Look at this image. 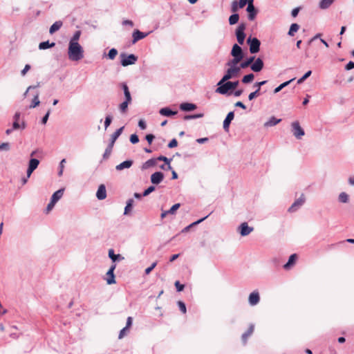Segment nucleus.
I'll use <instances>...</instances> for the list:
<instances>
[{
    "label": "nucleus",
    "mask_w": 354,
    "mask_h": 354,
    "mask_svg": "<svg viewBox=\"0 0 354 354\" xmlns=\"http://www.w3.org/2000/svg\"><path fill=\"white\" fill-rule=\"evenodd\" d=\"M297 257L296 254H292L290 256L288 262L283 266L284 269L288 270L295 263Z\"/></svg>",
    "instance_id": "obj_26"
},
{
    "label": "nucleus",
    "mask_w": 354,
    "mask_h": 354,
    "mask_svg": "<svg viewBox=\"0 0 354 354\" xmlns=\"http://www.w3.org/2000/svg\"><path fill=\"white\" fill-rule=\"evenodd\" d=\"M50 114V109H48V110L47 111L46 113L45 114V115H44V116L42 118V119H41V123H42L43 124H46V122H47V121H48V118H49Z\"/></svg>",
    "instance_id": "obj_58"
},
{
    "label": "nucleus",
    "mask_w": 354,
    "mask_h": 354,
    "mask_svg": "<svg viewBox=\"0 0 354 354\" xmlns=\"http://www.w3.org/2000/svg\"><path fill=\"white\" fill-rule=\"evenodd\" d=\"M241 61V60L240 59L233 57L232 59L229 60L226 63V66H229L230 68L239 67V66H237V64H239Z\"/></svg>",
    "instance_id": "obj_37"
},
{
    "label": "nucleus",
    "mask_w": 354,
    "mask_h": 354,
    "mask_svg": "<svg viewBox=\"0 0 354 354\" xmlns=\"http://www.w3.org/2000/svg\"><path fill=\"white\" fill-rule=\"evenodd\" d=\"M10 149V144L8 142H3L0 145V150H6L8 151Z\"/></svg>",
    "instance_id": "obj_62"
},
{
    "label": "nucleus",
    "mask_w": 354,
    "mask_h": 354,
    "mask_svg": "<svg viewBox=\"0 0 354 354\" xmlns=\"http://www.w3.org/2000/svg\"><path fill=\"white\" fill-rule=\"evenodd\" d=\"M120 57V64L122 66L134 64L138 60V57L134 54L127 55L125 53H121Z\"/></svg>",
    "instance_id": "obj_4"
},
{
    "label": "nucleus",
    "mask_w": 354,
    "mask_h": 354,
    "mask_svg": "<svg viewBox=\"0 0 354 354\" xmlns=\"http://www.w3.org/2000/svg\"><path fill=\"white\" fill-rule=\"evenodd\" d=\"M130 142L132 144L138 143L139 142L138 136L136 133L131 135V136H130Z\"/></svg>",
    "instance_id": "obj_56"
},
{
    "label": "nucleus",
    "mask_w": 354,
    "mask_h": 354,
    "mask_svg": "<svg viewBox=\"0 0 354 354\" xmlns=\"http://www.w3.org/2000/svg\"><path fill=\"white\" fill-rule=\"evenodd\" d=\"M239 19V15L237 13H234L229 17V24L230 25L236 24Z\"/></svg>",
    "instance_id": "obj_44"
},
{
    "label": "nucleus",
    "mask_w": 354,
    "mask_h": 354,
    "mask_svg": "<svg viewBox=\"0 0 354 354\" xmlns=\"http://www.w3.org/2000/svg\"><path fill=\"white\" fill-rule=\"evenodd\" d=\"M239 81H226L225 82L221 84V80L218 82V87L216 89V93L221 94V95H230L232 92L231 91L234 90L239 85Z\"/></svg>",
    "instance_id": "obj_2"
},
{
    "label": "nucleus",
    "mask_w": 354,
    "mask_h": 354,
    "mask_svg": "<svg viewBox=\"0 0 354 354\" xmlns=\"http://www.w3.org/2000/svg\"><path fill=\"white\" fill-rule=\"evenodd\" d=\"M40 104V101L39 100V93L37 92L34 98L32 100V102L30 105L29 106L30 109H33L37 106Z\"/></svg>",
    "instance_id": "obj_40"
},
{
    "label": "nucleus",
    "mask_w": 354,
    "mask_h": 354,
    "mask_svg": "<svg viewBox=\"0 0 354 354\" xmlns=\"http://www.w3.org/2000/svg\"><path fill=\"white\" fill-rule=\"evenodd\" d=\"M124 129V127H120V129H117L111 136L109 144L108 145L107 147L105 149V151L103 154L104 158H107L110 154L111 153L112 149L113 147V145L115 144V142L118 138V137L121 135L122 133V131Z\"/></svg>",
    "instance_id": "obj_3"
},
{
    "label": "nucleus",
    "mask_w": 354,
    "mask_h": 354,
    "mask_svg": "<svg viewBox=\"0 0 354 354\" xmlns=\"http://www.w3.org/2000/svg\"><path fill=\"white\" fill-rule=\"evenodd\" d=\"M112 122V117L111 115H108L106 116L105 118V120H104V129L105 130L109 127V125L111 124Z\"/></svg>",
    "instance_id": "obj_53"
},
{
    "label": "nucleus",
    "mask_w": 354,
    "mask_h": 354,
    "mask_svg": "<svg viewBox=\"0 0 354 354\" xmlns=\"http://www.w3.org/2000/svg\"><path fill=\"white\" fill-rule=\"evenodd\" d=\"M230 55L233 57L240 59L241 60H242L244 57L243 51L241 47L237 44H234L233 45L232 48L231 50Z\"/></svg>",
    "instance_id": "obj_12"
},
{
    "label": "nucleus",
    "mask_w": 354,
    "mask_h": 354,
    "mask_svg": "<svg viewBox=\"0 0 354 354\" xmlns=\"http://www.w3.org/2000/svg\"><path fill=\"white\" fill-rule=\"evenodd\" d=\"M149 35V32H143L138 29L134 30L132 33V44H136L138 41L145 38Z\"/></svg>",
    "instance_id": "obj_16"
},
{
    "label": "nucleus",
    "mask_w": 354,
    "mask_h": 354,
    "mask_svg": "<svg viewBox=\"0 0 354 354\" xmlns=\"http://www.w3.org/2000/svg\"><path fill=\"white\" fill-rule=\"evenodd\" d=\"M267 83L266 80L262 81V82H255L254 84V87H255L257 89L249 94L248 95V100H252L255 97L260 95V91H261V86L266 84Z\"/></svg>",
    "instance_id": "obj_11"
},
{
    "label": "nucleus",
    "mask_w": 354,
    "mask_h": 354,
    "mask_svg": "<svg viewBox=\"0 0 354 354\" xmlns=\"http://www.w3.org/2000/svg\"><path fill=\"white\" fill-rule=\"evenodd\" d=\"M159 113L162 115L170 117V116L177 114L178 112L176 111H172L169 107H164V108L160 109V110L159 111Z\"/></svg>",
    "instance_id": "obj_23"
},
{
    "label": "nucleus",
    "mask_w": 354,
    "mask_h": 354,
    "mask_svg": "<svg viewBox=\"0 0 354 354\" xmlns=\"http://www.w3.org/2000/svg\"><path fill=\"white\" fill-rule=\"evenodd\" d=\"M133 203H134V201L133 198H129V200H127V205L124 207V215L129 214V212L131 210V209L133 207Z\"/></svg>",
    "instance_id": "obj_35"
},
{
    "label": "nucleus",
    "mask_w": 354,
    "mask_h": 354,
    "mask_svg": "<svg viewBox=\"0 0 354 354\" xmlns=\"http://www.w3.org/2000/svg\"><path fill=\"white\" fill-rule=\"evenodd\" d=\"M335 1V0H321L319 3L320 9L325 10L328 8Z\"/></svg>",
    "instance_id": "obj_30"
},
{
    "label": "nucleus",
    "mask_w": 354,
    "mask_h": 354,
    "mask_svg": "<svg viewBox=\"0 0 354 354\" xmlns=\"http://www.w3.org/2000/svg\"><path fill=\"white\" fill-rule=\"evenodd\" d=\"M109 257L112 260L113 263H115L116 261L124 259V257H121L120 254H115L113 249H110L109 250Z\"/></svg>",
    "instance_id": "obj_31"
},
{
    "label": "nucleus",
    "mask_w": 354,
    "mask_h": 354,
    "mask_svg": "<svg viewBox=\"0 0 354 354\" xmlns=\"http://www.w3.org/2000/svg\"><path fill=\"white\" fill-rule=\"evenodd\" d=\"M130 102H127V101H124L123 102H122L120 104V111L122 112V113H125L127 110V108H128V104H129Z\"/></svg>",
    "instance_id": "obj_50"
},
{
    "label": "nucleus",
    "mask_w": 354,
    "mask_h": 354,
    "mask_svg": "<svg viewBox=\"0 0 354 354\" xmlns=\"http://www.w3.org/2000/svg\"><path fill=\"white\" fill-rule=\"evenodd\" d=\"M164 179V174L161 171H156L151 176V182L153 184L158 185Z\"/></svg>",
    "instance_id": "obj_17"
},
{
    "label": "nucleus",
    "mask_w": 354,
    "mask_h": 354,
    "mask_svg": "<svg viewBox=\"0 0 354 354\" xmlns=\"http://www.w3.org/2000/svg\"><path fill=\"white\" fill-rule=\"evenodd\" d=\"M128 330L129 328H127V327L123 328L119 333L118 338L122 339L126 335V331Z\"/></svg>",
    "instance_id": "obj_63"
},
{
    "label": "nucleus",
    "mask_w": 354,
    "mask_h": 354,
    "mask_svg": "<svg viewBox=\"0 0 354 354\" xmlns=\"http://www.w3.org/2000/svg\"><path fill=\"white\" fill-rule=\"evenodd\" d=\"M239 8V2H237L236 1H234L232 3V7H231L232 12L235 13L238 10Z\"/></svg>",
    "instance_id": "obj_57"
},
{
    "label": "nucleus",
    "mask_w": 354,
    "mask_h": 354,
    "mask_svg": "<svg viewBox=\"0 0 354 354\" xmlns=\"http://www.w3.org/2000/svg\"><path fill=\"white\" fill-rule=\"evenodd\" d=\"M178 145V142L176 140V138H173L168 144V147L169 148H174V147H177Z\"/></svg>",
    "instance_id": "obj_61"
},
{
    "label": "nucleus",
    "mask_w": 354,
    "mask_h": 354,
    "mask_svg": "<svg viewBox=\"0 0 354 354\" xmlns=\"http://www.w3.org/2000/svg\"><path fill=\"white\" fill-rule=\"evenodd\" d=\"M203 116H204V114L202 113L193 114V115H187L184 117V120H189L197 119V118H203Z\"/></svg>",
    "instance_id": "obj_45"
},
{
    "label": "nucleus",
    "mask_w": 354,
    "mask_h": 354,
    "mask_svg": "<svg viewBox=\"0 0 354 354\" xmlns=\"http://www.w3.org/2000/svg\"><path fill=\"white\" fill-rule=\"evenodd\" d=\"M247 44L249 45L250 53L255 54L260 50L261 41L257 37L250 36L247 39Z\"/></svg>",
    "instance_id": "obj_5"
},
{
    "label": "nucleus",
    "mask_w": 354,
    "mask_h": 354,
    "mask_svg": "<svg viewBox=\"0 0 354 354\" xmlns=\"http://www.w3.org/2000/svg\"><path fill=\"white\" fill-rule=\"evenodd\" d=\"M64 194V189H60L53 193L50 200L55 203L62 197Z\"/></svg>",
    "instance_id": "obj_27"
},
{
    "label": "nucleus",
    "mask_w": 354,
    "mask_h": 354,
    "mask_svg": "<svg viewBox=\"0 0 354 354\" xmlns=\"http://www.w3.org/2000/svg\"><path fill=\"white\" fill-rule=\"evenodd\" d=\"M254 228L252 227L248 226L246 222L242 223L239 227V232L242 236H245L250 234Z\"/></svg>",
    "instance_id": "obj_14"
},
{
    "label": "nucleus",
    "mask_w": 354,
    "mask_h": 354,
    "mask_svg": "<svg viewBox=\"0 0 354 354\" xmlns=\"http://www.w3.org/2000/svg\"><path fill=\"white\" fill-rule=\"evenodd\" d=\"M65 162H66V160L65 159H62L61 160V162H59V171H58V176H61L63 174V170H64V163Z\"/></svg>",
    "instance_id": "obj_55"
},
{
    "label": "nucleus",
    "mask_w": 354,
    "mask_h": 354,
    "mask_svg": "<svg viewBox=\"0 0 354 354\" xmlns=\"http://www.w3.org/2000/svg\"><path fill=\"white\" fill-rule=\"evenodd\" d=\"M254 78V75L253 73H250L246 75H244L241 80V82L243 84L250 83Z\"/></svg>",
    "instance_id": "obj_42"
},
{
    "label": "nucleus",
    "mask_w": 354,
    "mask_h": 354,
    "mask_svg": "<svg viewBox=\"0 0 354 354\" xmlns=\"http://www.w3.org/2000/svg\"><path fill=\"white\" fill-rule=\"evenodd\" d=\"M208 217V216H206L192 223H191L190 225H189L188 226L185 227L183 230H182V232H187L192 227L194 226V225H196L199 223H201L202 221H203L205 219H206Z\"/></svg>",
    "instance_id": "obj_38"
},
{
    "label": "nucleus",
    "mask_w": 354,
    "mask_h": 354,
    "mask_svg": "<svg viewBox=\"0 0 354 354\" xmlns=\"http://www.w3.org/2000/svg\"><path fill=\"white\" fill-rule=\"evenodd\" d=\"M55 46V42L50 43L49 41H42L39 44V48L40 50H46L49 48L54 47Z\"/></svg>",
    "instance_id": "obj_34"
},
{
    "label": "nucleus",
    "mask_w": 354,
    "mask_h": 354,
    "mask_svg": "<svg viewBox=\"0 0 354 354\" xmlns=\"http://www.w3.org/2000/svg\"><path fill=\"white\" fill-rule=\"evenodd\" d=\"M254 326L250 324L249 328L241 336L242 341L244 344H246L248 337H250L254 331Z\"/></svg>",
    "instance_id": "obj_24"
},
{
    "label": "nucleus",
    "mask_w": 354,
    "mask_h": 354,
    "mask_svg": "<svg viewBox=\"0 0 354 354\" xmlns=\"http://www.w3.org/2000/svg\"><path fill=\"white\" fill-rule=\"evenodd\" d=\"M245 24L242 23L239 25L236 30V37L239 44L243 45L245 39Z\"/></svg>",
    "instance_id": "obj_8"
},
{
    "label": "nucleus",
    "mask_w": 354,
    "mask_h": 354,
    "mask_svg": "<svg viewBox=\"0 0 354 354\" xmlns=\"http://www.w3.org/2000/svg\"><path fill=\"white\" fill-rule=\"evenodd\" d=\"M254 59H255L254 56L250 57L245 61L242 62L239 66L241 67V69L245 68L248 67L249 66H250Z\"/></svg>",
    "instance_id": "obj_33"
},
{
    "label": "nucleus",
    "mask_w": 354,
    "mask_h": 354,
    "mask_svg": "<svg viewBox=\"0 0 354 354\" xmlns=\"http://www.w3.org/2000/svg\"><path fill=\"white\" fill-rule=\"evenodd\" d=\"M253 2L254 0L250 1L246 8V11L248 13V19L251 21L255 19L258 13V10L254 7Z\"/></svg>",
    "instance_id": "obj_9"
},
{
    "label": "nucleus",
    "mask_w": 354,
    "mask_h": 354,
    "mask_svg": "<svg viewBox=\"0 0 354 354\" xmlns=\"http://www.w3.org/2000/svg\"><path fill=\"white\" fill-rule=\"evenodd\" d=\"M180 203L174 204L169 210L167 211V213H169V214H174L176 211L180 207Z\"/></svg>",
    "instance_id": "obj_49"
},
{
    "label": "nucleus",
    "mask_w": 354,
    "mask_h": 354,
    "mask_svg": "<svg viewBox=\"0 0 354 354\" xmlns=\"http://www.w3.org/2000/svg\"><path fill=\"white\" fill-rule=\"evenodd\" d=\"M248 301L251 306L257 305L260 301L259 292L255 290L251 292L249 295Z\"/></svg>",
    "instance_id": "obj_18"
},
{
    "label": "nucleus",
    "mask_w": 354,
    "mask_h": 354,
    "mask_svg": "<svg viewBox=\"0 0 354 354\" xmlns=\"http://www.w3.org/2000/svg\"><path fill=\"white\" fill-rule=\"evenodd\" d=\"M291 132L298 140L301 139V138L305 135V131L301 128L298 121H294L291 123Z\"/></svg>",
    "instance_id": "obj_7"
},
{
    "label": "nucleus",
    "mask_w": 354,
    "mask_h": 354,
    "mask_svg": "<svg viewBox=\"0 0 354 354\" xmlns=\"http://www.w3.org/2000/svg\"><path fill=\"white\" fill-rule=\"evenodd\" d=\"M115 268H116V264L113 263L106 274L105 280L106 281V283L109 285L114 284L116 283L115 279V274H114V270H115Z\"/></svg>",
    "instance_id": "obj_10"
},
{
    "label": "nucleus",
    "mask_w": 354,
    "mask_h": 354,
    "mask_svg": "<svg viewBox=\"0 0 354 354\" xmlns=\"http://www.w3.org/2000/svg\"><path fill=\"white\" fill-rule=\"evenodd\" d=\"M21 113L20 112H16L13 116L14 122L12 123V129H18L20 128V124L19 123V120L20 118Z\"/></svg>",
    "instance_id": "obj_32"
},
{
    "label": "nucleus",
    "mask_w": 354,
    "mask_h": 354,
    "mask_svg": "<svg viewBox=\"0 0 354 354\" xmlns=\"http://www.w3.org/2000/svg\"><path fill=\"white\" fill-rule=\"evenodd\" d=\"M299 29V26L297 24H291L289 31L288 32L289 36H294L295 32L298 31Z\"/></svg>",
    "instance_id": "obj_43"
},
{
    "label": "nucleus",
    "mask_w": 354,
    "mask_h": 354,
    "mask_svg": "<svg viewBox=\"0 0 354 354\" xmlns=\"http://www.w3.org/2000/svg\"><path fill=\"white\" fill-rule=\"evenodd\" d=\"M133 160H125L122 162H121L120 164L118 165L116 167H115V169L116 170L118 171H121L124 169H128V168H130L132 165H133Z\"/></svg>",
    "instance_id": "obj_22"
},
{
    "label": "nucleus",
    "mask_w": 354,
    "mask_h": 354,
    "mask_svg": "<svg viewBox=\"0 0 354 354\" xmlns=\"http://www.w3.org/2000/svg\"><path fill=\"white\" fill-rule=\"evenodd\" d=\"M180 109L183 111H191L196 109V105L192 103L184 102L180 104Z\"/></svg>",
    "instance_id": "obj_21"
},
{
    "label": "nucleus",
    "mask_w": 354,
    "mask_h": 354,
    "mask_svg": "<svg viewBox=\"0 0 354 354\" xmlns=\"http://www.w3.org/2000/svg\"><path fill=\"white\" fill-rule=\"evenodd\" d=\"M39 165V160L37 158H30L28 162V167L35 170Z\"/></svg>",
    "instance_id": "obj_39"
},
{
    "label": "nucleus",
    "mask_w": 354,
    "mask_h": 354,
    "mask_svg": "<svg viewBox=\"0 0 354 354\" xmlns=\"http://www.w3.org/2000/svg\"><path fill=\"white\" fill-rule=\"evenodd\" d=\"M312 74L311 71H307L301 78L297 80V84H300L304 82L308 77H309Z\"/></svg>",
    "instance_id": "obj_48"
},
{
    "label": "nucleus",
    "mask_w": 354,
    "mask_h": 354,
    "mask_svg": "<svg viewBox=\"0 0 354 354\" xmlns=\"http://www.w3.org/2000/svg\"><path fill=\"white\" fill-rule=\"evenodd\" d=\"M175 286L178 292L183 291L184 289V285L181 284L178 281L175 282Z\"/></svg>",
    "instance_id": "obj_59"
},
{
    "label": "nucleus",
    "mask_w": 354,
    "mask_h": 354,
    "mask_svg": "<svg viewBox=\"0 0 354 354\" xmlns=\"http://www.w3.org/2000/svg\"><path fill=\"white\" fill-rule=\"evenodd\" d=\"M156 265L157 262H153L150 267L145 269V274H149L152 271V270L156 266Z\"/></svg>",
    "instance_id": "obj_60"
},
{
    "label": "nucleus",
    "mask_w": 354,
    "mask_h": 354,
    "mask_svg": "<svg viewBox=\"0 0 354 354\" xmlns=\"http://www.w3.org/2000/svg\"><path fill=\"white\" fill-rule=\"evenodd\" d=\"M234 118V111H230L227 114V116L225 118V120L223 121V129L225 131L227 132L229 131L230 124L231 122L233 120Z\"/></svg>",
    "instance_id": "obj_19"
},
{
    "label": "nucleus",
    "mask_w": 354,
    "mask_h": 354,
    "mask_svg": "<svg viewBox=\"0 0 354 354\" xmlns=\"http://www.w3.org/2000/svg\"><path fill=\"white\" fill-rule=\"evenodd\" d=\"M96 197L98 200L102 201L106 198V187L104 184H101L97 189L96 193Z\"/></svg>",
    "instance_id": "obj_20"
},
{
    "label": "nucleus",
    "mask_w": 354,
    "mask_h": 354,
    "mask_svg": "<svg viewBox=\"0 0 354 354\" xmlns=\"http://www.w3.org/2000/svg\"><path fill=\"white\" fill-rule=\"evenodd\" d=\"M263 61L260 57H258L254 60L253 63L250 66V68L252 71L258 73L263 69Z\"/></svg>",
    "instance_id": "obj_15"
},
{
    "label": "nucleus",
    "mask_w": 354,
    "mask_h": 354,
    "mask_svg": "<svg viewBox=\"0 0 354 354\" xmlns=\"http://www.w3.org/2000/svg\"><path fill=\"white\" fill-rule=\"evenodd\" d=\"M156 189V187L153 185L149 186L147 189H146L142 193L143 196H147L153 192Z\"/></svg>",
    "instance_id": "obj_52"
},
{
    "label": "nucleus",
    "mask_w": 354,
    "mask_h": 354,
    "mask_svg": "<svg viewBox=\"0 0 354 354\" xmlns=\"http://www.w3.org/2000/svg\"><path fill=\"white\" fill-rule=\"evenodd\" d=\"M241 71V67H233V68H228L227 70L225 72V74L223 75V77L221 80V84L225 82L227 80H230V79L237 77L239 73Z\"/></svg>",
    "instance_id": "obj_6"
},
{
    "label": "nucleus",
    "mask_w": 354,
    "mask_h": 354,
    "mask_svg": "<svg viewBox=\"0 0 354 354\" xmlns=\"http://www.w3.org/2000/svg\"><path fill=\"white\" fill-rule=\"evenodd\" d=\"M157 160L156 158H151L143 163L142 166V169H147L150 167H154L156 165Z\"/></svg>",
    "instance_id": "obj_29"
},
{
    "label": "nucleus",
    "mask_w": 354,
    "mask_h": 354,
    "mask_svg": "<svg viewBox=\"0 0 354 354\" xmlns=\"http://www.w3.org/2000/svg\"><path fill=\"white\" fill-rule=\"evenodd\" d=\"M295 80V78H292L288 81H286L282 84H281L279 86H277V88H274V93H279L280 91H281L284 87L287 86L288 85H289L290 84V82H292V81Z\"/></svg>",
    "instance_id": "obj_36"
},
{
    "label": "nucleus",
    "mask_w": 354,
    "mask_h": 354,
    "mask_svg": "<svg viewBox=\"0 0 354 354\" xmlns=\"http://www.w3.org/2000/svg\"><path fill=\"white\" fill-rule=\"evenodd\" d=\"M354 68V62L352 61H350L346 66L345 69L347 71L351 70Z\"/></svg>",
    "instance_id": "obj_64"
},
{
    "label": "nucleus",
    "mask_w": 354,
    "mask_h": 354,
    "mask_svg": "<svg viewBox=\"0 0 354 354\" xmlns=\"http://www.w3.org/2000/svg\"><path fill=\"white\" fill-rule=\"evenodd\" d=\"M118 54V50L115 48H111L108 53V57L110 59H113Z\"/></svg>",
    "instance_id": "obj_51"
},
{
    "label": "nucleus",
    "mask_w": 354,
    "mask_h": 354,
    "mask_svg": "<svg viewBox=\"0 0 354 354\" xmlns=\"http://www.w3.org/2000/svg\"><path fill=\"white\" fill-rule=\"evenodd\" d=\"M339 201L343 203H346L348 201V195L346 192H342L339 195Z\"/></svg>",
    "instance_id": "obj_46"
},
{
    "label": "nucleus",
    "mask_w": 354,
    "mask_h": 354,
    "mask_svg": "<svg viewBox=\"0 0 354 354\" xmlns=\"http://www.w3.org/2000/svg\"><path fill=\"white\" fill-rule=\"evenodd\" d=\"M157 160H160V161H164L167 165V168L168 169H171V167L170 165V162L171 160V159H169L164 156H160L159 157H158L156 158Z\"/></svg>",
    "instance_id": "obj_47"
},
{
    "label": "nucleus",
    "mask_w": 354,
    "mask_h": 354,
    "mask_svg": "<svg viewBox=\"0 0 354 354\" xmlns=\"http://www.w3.org/2000/svg\"><path fill=\"white\" fill-rule=\"evenodd\" d=\"M68 55L70 60L78 62L84 57V49L79 43H69Z\"/></svg>",
    "instance_id": "obj_1"
},
{
    "label": "nucleus",
    "mask_w": 354,
    "mask_h": 354,
    "mask_svg": "<svg viewBox=\"0 0 354 354\" xmlns=\"http://www.w3.org/2000/svg\"><path fill=\"white\" fill-rule=\"evenodd\" d=\"M81 30H77L74 32L73 37L71 38L69 43H78V40L81 36Z\"/></svg>",
    "instance_id": "obj_41"
},
{
    "label": "nucleus",
    "mask_w": 354,
    "mask_h": 354,
    "mask_svg": "<svg viewBox=\"0 0 354 354\" xmlns=\"http://www.w3.org/2000/svg\"><path fill=\"white\" fill-rule=\"evenodd\" d=\"M281 121V119H277L274 116H272L269 120L264 123L265 127H273L279 124Z\"/></svg>",
    "instance_id": "obj_25"
},
{
    "label": "nucleus",
    "mask_w": 354,
    "mask_h": 354,
    "mask_svg": "<svg viewBox=\"0 0 354 354\" xmlns=\"http://www.w3.org/2000/svg\"><path fill=\"white\" fill-rule=\"evenodd\" d=\"M178 306L179 307V309L183 313H186L187 312V309H186V306L184 302L181 301H178Z\"/></svg>",
    "instance_id": "obj_54"
},
{
    "label": "nucleus",
    "mask_w": 354,
    "mask_h": 354,
    "mask_svg": "<svg viewBox=\"0 0 354 354\" xmlns=\"http://www.w3.org/2000/svg\"><path fill=\"white\" fill-rule=\"evenodd\" d=\"M62 25H63V23H62V21H55L50 27V29H49L50 34H53L56 31L59 30L61 28V27L62 26Z\"/></svg>",
    "instance_id": "obj_28"
},
{
    "label": "nucleus",
    "mask_w": 354,
    "mask_h": 354,
    "mask_svg": "<svg viewBox=\"0 0 354 354\" xmlns=\"http://www.w3.org/2000/svg\"><path fill=\"white\" fill-rule=\"evenodd\" d=\"M305 202V197L304 194H301V196L297 198L292 205L288 208V212H296L300 207H301Z\"/></svg>",
    "instance_id": "obj_13"
}]
</instances>
